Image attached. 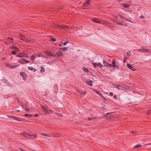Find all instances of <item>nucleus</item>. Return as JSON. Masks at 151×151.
<instances>
[{
	"label": "nucleus",
	"instance_id": "nucleus-1",
	"mask_svg": "<svg viewBox=\"0 0 151 151\" xmlns=\"http://www.w3.org/2000/svg\"><path fill=\"white\" fill-rule=\"evenodd\" d=\"M17 57H19L20 58H23V57H28V55L26 53L21 52L19 53L18 55L16 56Z\"/></svg>",
	"mask_w": 151,
	"mask_h": 151
},
{
	"label": "nucleus",
	"instance_id": "nucleus-2",
	"mask_svg": "<svg viewBox=\"0 0 151 151\" xmlns=\"http://www.w3.org/2000/svg\"><path fill=\"white\" fill-rule=\"evenodd\" d=\"M19 38L21 40L26 42H30V40H28L26 37L22 35H19Z\"/></svg>",
	"mask_w": 151,
	"mask_h": 151
},
{
	"label": "nucleus",
	"instance_id": "nucleus-3",
	"mask_svg": "<svg viewBox=\"0 0 151 151\" xmlns=\"http://www.w3.org/2000/svg\"><path fill=\"white\" fill-rule=\"evenodd\" d=\"M52 26L53 27L57 28V27H60V28H62L63 29H68L70 27L68 26L62 25L61 26H60L58 25H56L55 24H54L52 25Z\"/></svg>",
	"mask_w": 151,
	"mask_h": 151
},
{
	"label": "nucleus",
	"instance_id": "nucleus-4",
	"mask_svg": "<svg viewBox=\"0 0 151 151\" xmlns=\"http://www.w3.org/2000/svg\"><path fill=\"white\" fill-rule=\"evenodd\" d=\"M116 60L115 59H114L112 60V64H111V67H112L113 68H115L116 67L118 68V66L117 65H116Z\"/></svg>",
	"mask_w": 151,
	"mask_h": 151
},
{
	"label": "nucleus",
	"instance_id": "nucleus-5",
	"mask_svg": "<svg viewBox=\"0 0 151 151\" xmlns=\"http://www.w3.org/2000/svg\"><path fill=\"white\" fill-rule=\"evenodd\" d=\"M5 65L6 66L9 67L10 69H14L17 67V66H16L15 65H12L11 64L7 63H5Z\"/></svg>",
	"mask_w": 151,
	"mask_h": 151
},
{
	"label": "nucleus",
	"instance_id": "nucleus-6",
	"mask_svg": "<svg viewBox=\"0 0 151 151\" xmlns=\"http://www.w3.org/2000/svg\"><path fill=\"white\" fill-rule=\"evenodd\" d=\"M116 88L119 89H121L122 90H124V89H127V86L125 85L122 86L120 85H116Z\"/></svg>",
	"mask_w": 151,
	"mask_h": 151
},
{
	"label": "nucleus",
	"instance_id": "nucleus-7",
	"mask_svg": "<svg viewBox=\"0 0 151 151\" xmlns=\"http://www.w3.org/2000/svg\"><path fill=\"white\" fill-rule=\"evenodd\" d=\"M90 0H88L86 2H84L82 6L83 8L85 9L88 6H89L90 4Z\"/></svg>",
	"mask_w": 151,
	"mask_h": 151
},
{
	"label": "nucleus",
	"instance_id": "nucleus-8",
	"mask_svg": "<svg viewBox=\"0 0 151 151\" xmlns=\"http://www.w3.org/2000/svg\"><path fill=\"white\" fill-rule=\"evenodd\" d=\"M44 53L47 55L51 56H54V55H53V53L51 52L50 51H44Z\"/></svg>",
	"mask_w": 151,
	"mask_h": 151
},
{
	"label": "nucleus",
	"instance_id": "nucleus-9",
	"mask_svg": "<svg viewBox=\"0 0 151 151\" xmlns=\"http://www.w3.org/2000/svg\"><path fill=\"white\" fill-rule=\"evenodd\" d=\"M20 75L24 80H26L27 76L26 74L25 73L21 72L20 73Z\"/></svg>",
	"mask_w": 151,
	"mask_h": 151
},
{
	"label": "nucleus",
	"instance_id": "nucleus-10",
	"mask_svg": "<svg viewBox=\"0 0 151 151\" xmlns=\"http://www.w3.org/2000/svg\"><path fill=\"white\" fill-rule=\"evenodd\" d=\"M104 64L106 67L109 68L111 67V64L104 61Z\"/></svg>",
	"mask_w": 151,
	"mask_h": 151
},
{
	"label": "nucleus",
	"instance_id": "nucleus-11",
	"mask_svg": "<svg viewBox=\"0 0 151 151\" xmlns=\"http://www.w3.org/2000/svg\"><path fill=\"white\" fill-rule=\"evenodd\" d=\"M127 66L128 68L133 71H134L136 70V69L134 68V67L129 64H127Z\"/></svg>",
	"mask_w": 151,
	"mask_h": 151
},
{
	"label": "nucleus",
	"instance_id": "nucleus-12",
	"mask_svg": "<svg viewBox=\"0 0 151 151\" xmlns=\"http://www.w3.org/2000/svg\"><path fill=\"white\" fill-rule=\"evenodd\" d=\"M119 16L122 19L125 20L126 21L129 22H132L129 19H128L127 17H125L121 15H120Z\"/></svg>",
	"mask_w": 151,
	"mask_h": 151
},
{
	"label": "nucleus",
	"instance_id": "nucleus-13",
	"mask_svg": "<svg viewBox=\"0 0 151 151\" xmlns=\"http://www.w3.org/2000/svg\"><path fill=\"white\" fill-rule=\"evenodd\" d=\"M10 118H12L13 119L16 120L18 121H21V118L17 116H10Z\"/></svg>",
	"mask_w": 151,
	"mask_h": 151
},
{
	"label": "nucleus",
	"instance_id": "nucleus-14",
	"mask_svg": "<svg viewBox=\"0 0 151 151\" xmlns=\"http://www.w3.org/2000/svg\"><path fill=\"white\" fill-rule=\"evenodd\" d=\"M10 48L11 49H14L17 52H19V50L18 47L15 46H11L10 47Z\"/></svg>",
	"mask_w": 151,
	"mask_h": 151
},
{
	"label": "nucleus",
	"instance_id": "nucleus-15",
	"mask_svg": "<svg viewBox=\"0 0 151 151\" xmlns=\"http://www.w3.org/2000/svg\"><path fill=\"white\" fill-rule=\"evenodd\" d=\"M63 55V53L60 51H58L56 53L55 56L56 57H60Z\"/></svg>",
	"mask_w": 151,
	"mask_h": 151
},
{
	"label": "nucleus",
	"instance_id": "nucleus-16",
	"mask_svg": "<svg viewBox=\"0 0 151 151\" xmlns=\"http://www.w3.org/2000/svg\"><path fill=\"white\" fill-rule=\"evenodd\" d=\"M22 134L24 137L27 138H29V133H27L26 132H24V133H22Z\"/></svg>",
	"mask_w": 151,
	"mask_h": 151
},
{
	"label": "nucleus",
	"instance_id": "nucleus-17",
	"mask_svg": "<svg viewBox=\"0 0 151 151\" xmlns=\"http://www.w3.org/2000/svg\"><path fill=\"white\" fill-rule=\"evenodd\" d=\"M29 137H33V138H36L37 137V135L36 134H32L31 133H29Z\"/></svg>",
	"mask_w": 151,
	"mask_h": 151
},
{
	"label": "nucleus",
	"instance_id": "nucleus-18",
	"mask_svg": "<svg viewBox=\"0 0 151 151\" xmlns=\"http://www.w3.org/2000/svg\"><path fill=\"white\" fill-rule=\"evenodd\" d=\"M43 111L46 114H50V110L48 109H45Z\"/></svg>",
	"mask_w": 151,
	"mask_h": 151
},
{
	"label": "nucleus",
	"instance_id": "nucleus-19",
	"mask_svg": "<svg viewBox=\"0 0 151 151\" xmlns=\"http://www.w3.org/2000/svg\"><path fill=\"white\" fill-rule=\"evenodd\" d=\"M25 59L22 58L20 59L19 60V63L22 64L25 63Z\"/></svg>",
	"mask_w": 151,
	"mask_h": 151
},
{
	"label": "nucleus",
	"instance_id": "nucleus-20",
	"mask_svg": "<svg viewBox=\"0 0 151 151\" xmlns=\"http://www.w3.org/2000/svg\"><path fill=\"white\" fill-rule=\"evenodd\" d=\"M78 92L81 95H84L86 93V92L84 91L81 90H79L78 91Z\"/></svg>",
	"mask_w": 151,
	"mask_h": 151
},
{
	"label": "nucleus",
	"instance_id": "nucleus-21",
	"mask_svg": "<svg viewBox=\"0 0 151 151\" xmlns=\"http://www.w3.org/2000/svg\"><path fill=\"white\" fill-rule=\"evenodd\" d=\"M92 20L94 22L96 23H99L100 22V21H99L96 18L93 19H92Z\"/></svg>",
	"mask_w": 151,
	"mask_h": 151
},
{
	"label": "nucleus",
	"instance_id": "nucleus-22",
	"mask_svg": "<svg viewBox=\"0 0 151 151\" xmlns=\"http://www.w3.org/2000/svg\"><path fill=\"white\" fill-rule=\"evenodd\" d=\"M100 23L103 24H108V22L105 21L101 20L100 21Z\"/></svg>",
	"mask_w": 151,
	"mask_h": 151
},
{
	"label": "nucleus",
	"instance_id": "nucleus-23",
	"mask_svg": "<svg viewBox=\"0 0 151 151\" xmlns=\"http://www.w3.org/2000/svg\"><path fill=\"white\" fill-rule=\"evenodd\" d=\"M93 82V81H86V83L87 84L90 86H92L93 85V84L91 83Z\"/></svg>",
	"mask_w": 151,
	"mask_h": 151
},
{
	"label": "nucleus",
	"instance_id": "nucleus-24",
	"mask_svg": "<svg viewBox=\"0 0 151 151\" xmlns=\"http://www.w3.org/2000/svg\"><path fill=\"white\" fill-rule=\"evenodd\" d=\"M123 6L124 8H128L129 7L130 5L128 4H123Z\"/></svg>",
	"mask_w": 151,
	"mask_h": 151
},
{
	"label": "nucleus",
	"instance_id": "nucleus-25",
	"mask_svg": "<svg viewBox=\"0 0 151 151\" xmlns=\"http://www.w3.org/2000/svg\"><path fill=\"white\" fill-rule=\"evenodd\" d=\"M82 69H83V71H84V72H85L86 73H88L89 72V71H88V69L84 67H83V68H82Z\"/></svg>",
	"mask_w": 151,
	"mask_h": 151
},
{
	"label": "nucleus",
	"instance_id": "nucleus-26",
	"mask_svg": "<svg viewBox=\"0 0 151 151\" xmlns=\"http://www.w3.org/2000/svg\"><path fill=\"white\" fill-rule=\"evenodd\" d=\"M60 50L62 51H66L67 50V49L66 47H64L60 48Z\"/></svg>",
	"mask_w": 151,
	"mask_h": 151
},
{
	"label": "nucleus",
	"instance_id": "nucleus-27",
	"mask_svg": "<svg viewBox=\"0 0 151 151\" xmlns=\"http://www.w3.org/2000/svg\"><path fill=\"white\" fill-rule=\"evenodd\" d=\"M24 115L25 116L27 117H31L33 116L32 115L28 114H25Z\"/></svg>",
	"mask_w": 151,
	"mask_h": 151
},
{
	"label": "nucleus",
	"instance_id": "nucleus-28",
	"mask_svg": "<svg viewBox=\"0 0 151 151\" xmlns=\"http://www.w3.org/2000/svg\"><path fill=\"white\" fill-rule=\"evenodd\" d=\"M96 65L97 66H98L100 68H101L103 67V65L100 63H97Z\"/></svg>",
	"mask_w": 151,
	"mask_h": 151
},
{
	"label": "nucleus",
	"instance_id": "nucleus-29",
	"mask_svg": "<svg viewBox=\"0 0 151 151\" xmlns=\"http://www.w3.org/2000/svg\"><path fill=\"white\" fill-rule=\"evenodd\" d=\"M35 57L34 55H32L31 57V59L32 61H34Z\"/></svg>",
	"mask_w": 151,
	"mask_h": 151
},
{
	"label": "nucleus",
	"instance_id": "nucleus-30",
	"mask_svg": "<svg viewBox=\"0 0 151 151\" xmlns=\"http://www.w3.org/2000/svg\"><path fill=\"white\" fill-rule=\"evenodd\" d=\"M142 51H143V52L144 51H145L147 52H148V51H150L149 50L147 49L142 48Z\"/></svg>",
	"mask_w": 151,
	"mask_h": 151
},
{
	"label": "nucleus",
	"instance_id": "nucleus-31",
	"mask_svg": "<svg viewBox=\"0 0 151 151\" xmlns=\"http://www.w3.org/2000/svg\"><path fill=\"white\" fill-rule=\"evenodd\" d=\"M142 147V146L140 144H138V145H136L134 147V148H138L139 147Z\"/></svg>",
	"mask_w": 151,
	"mask_h": 151
},
{
	"label": "nucleus",
	"instance_id": "nucleus-32",
	"mask_svg": "<svg viewBox=\"0 0 151 151\" xmlns=\"http://www.w3.org/2000/svg\"><path fill=\"white\" fill-rule=\"evenodd\" d=\"M92 64L95 68H97L96 66H97V65H96L97 64V63H92Z\"/></svg>",
	"mask_w": 151,
	"mask_h": 151
},
{
	"label": "nucleus",
	"instance_id": "nucleus-33",
	"mask_svg": "<svg viewBox=\"0 0 151 151\" xmlns=\"http://www.w3.org/2000/svg\"><path fill=\"white\" fill-rule=\"evenodd\" d=\"M45 69L44 67H42L40 70L41 72H42L45 71Z\"/></svg>",
	"mask_w": 151,
	"mask_h": 151
},
{
	"label": "nucleus",
	"instance_id": "nucleus-34",
	"mask_svg": "<svg viewBox=\"0 0 151 151\" xmlns=\"http://www.w3.org/2000/svg\"><path fill=\"white\" fill-rule=\"evenodd\" d=\"M147 113L148 114H151V109L148 110L147 111Z\"/></svg>",
	"mask_w": 151,
	"mask_h": 151
},
{
	"label": "nucleus",
	"instance_id": "nucleus-35",
	"mask_svg": "<svg viewBox=\"0 0 151 151\" xmlns=\"http://www.w3.org/2000/svg\"><path fill=\"white\" fill-rule=\"evenodd\" d=\"M12 54L13 55H14L16 54V52L15 51L13 50L12 52Z\"/></svg>",
	"mask_w": 151,
	"mask_h": 151
},
{
	"label": "nucleus",
	"instance_id": "nucleus-36",
	"mask_svg": "<svg viewBox=\"0 0 151 151\" xmlns=\"http://www.w3.org/2000/svg\"><path fill=\"white\" fill-rule=\"evenodd\" d=\"M28 69L29 70H34L33 68L31 67H28Z\"/></svg>",
	"mask_w": 151,
	"mask_h": 151
},
{
	"label": "nucleus",
	"instance_id": "nucleus-37",
	"mask_svg": "<svg viewBox=\"0 0 151 151\" xmlns=\"http://www.w3.org/2000/svg\"><path fill=\"white\" fill-rule=\"evenodd\" d=\"M100 96L102 98L104 99V100H106V98H105L102 95V94H100Z\"/></svg>",
	"mask_w": 151,
	"mask_h": 151
},
{
	"label": "nucleus",
	"instance_id": "nucleus-38",
	"mask_svg": "<svg viewBox=\"0 0 151 151\" xmlns=\"http://www.w3.org/2000/svg\"><path fill=\"white\" fill-rule=\"evenodd\" d=\"M94 91L97 94H98L99 95H100V94H101V93H99L98 92V91L97 90H95V89H93Z\"/></svg>",
	"mask_w": 151,
	"mask_h": 151
},
{
	"label": "nucleus",
	"instance_id": "nucleus-39",
	"mask_svg": "<svg viewBox=\"0 0 151 151\" xmlns=\"http://www.w3.org/2000/svg\"><path fill=\"white\" fill-rule=\"evenodd\" d=\"M42 135H43L44 136H48V137H50L51 136H49V135H47V134H44V133L42 134Z\"/></svg>",
	"mask_w": 151,
	"mask_h": 151
},
{
	"label": "nucleus",
	"instance_id": "nucleus-40",
	"mask_svg": "<svg viewBox=\"0 0 151 151\" xmlns=\"http://www.w3.org/2000/svg\"><path fill=\"white\" fill-rule=\"evenodd\" d=\"M117 24H118V25H121V26H123L124 25V24H122V23H119V22H117Z\"/></svg>",
	"mask_w": 151,
	"mask_h": 151
},
{
	"label": "nucleus",
	"instance_id": "nucleus-41",
	"mask_svg": "<svg viewBox=\"0 0 151 151\" xmlns=\"http://www.w3.org/2000/svg\"><path fill=\"white\" fill-rule=\"evenodd\" d=\"M25 110L27 111H30V109L28 107H27L25 108Z\"/></svg>",
	"mask_w": 151,
	"mask_h": 151
},
{
	"label": "nucleus",
	"instance_id": "nucleus-42",
	"mask_svg": "<svg viewBox=\"0 0 151 151\" xmlns=\"http://www.w3.org/2000/svg\"><path fill=\"white\" fill-rule=\"evenodd\" d=\"M50 39H51L52 40V41H56V39L55 38H50Z\"/></svg>",
	"mask_w": 151,
	"mask_h": 151
},
{
	"label": "nucleus",
	"instance_id": "nucleus-43",
	"mask_svg": "<svg viewBox=\"0 0 151 151\" xmlns=\"http://www.w3.org/2000/svg\"><path fill=\"white\" fill-rule=\"evenodd\" d=\"M138 50V51H140V52H143V51H142V49H138V50Z\"/></svg>",
	"mask_w": 151,
	"mask_h": 151
},
{
	"label": "nucleus",
	"instance_id": "nucleus-44",
	"mask_svg": "<svg viewBox=\"0 0 151 151\" xmlns=\"http://www.w3.org/2000/svg\"><path fill=\"white\" fill-rule=\"evenodd\" d=\"M68 43V41H66L65 42H64V43H63V45L64 46L65 45L67 44Z\"/></svg>",
	"mask_w": 151,
	"mask_h": 151
},
{
	"label": "nucleus",
	"instance_id": "nucleus-45",
	"mask_svg": "<svg viewBox=\"0 0 151 151\" xmlns=\"http://www.w3.org/2000/svg\"><path fill=\"white\" fill-rule=\"evenodd\" d=\"M63 43L62 42L60 44H59V46H61L62 45H63Z\"/></svg>",
	"mask_w": 151,
	"mask_h": 151
},
{
	"label": "nucleus",
	"instance_id": "nucleus-46",
	"mask_svg": "<svg viewBox=\"0 0 151 151\" xmlns=\"http://www.w3.org/2000/svg\"><path fill=\"white\" fill-rule=\"evenodd\" d=\"M41 108L43 109V110H44V109H46V108H45V106H43V105H42L41 106Z\"/></svg>",
	"mask_w": 151,
	"mask_h": 151
},
{
	"label": "nucleus",
	"instance_id": "nucleus-47",
	"mask_svg": "<svg viewBox=\"0 0 151 151\" xmlns=\"http://www.w3.org/2000/svg\"><path fill=\"white\" fill-rule=\"evenodd\" d=\"M139 17L141 18H143V19H144L145 18L144 16H143V15H141L140 17Z\"/></svg>",
	"mask_w": 151,
	"mask_h": 151
},
{
	"label": "nucleus",
	"instance_id": "nucleus-48",
	"mask_svg": "<svg viewBox=\"0 0 151 151\" xmlns=\"http://www.w3.org/2000/svg\"><path fill=\"white\" fill-rule=\"evenodd\" d=\"M50 113H54L53 111L52 110H50Z\"/></svg>",
	"mask_w": 151,
	"mask_h": 151
},
{
	"label": "nucleus",
	"instance_id": "nucleus-49",
	"mask_svg": "<svg viewBox=\"0 0 151 151\" xmlns=\"http://www.w3.org/2000/svg\"><path fill=\"white\" fill-rule=\"evenodd\" d=\"M109 94H110V95L111 96H112L113 95V93L112 92H110V93H109Z\"/></svg>",
	"mask_w": 151,
	"mask_h": 151
},
{
	"label": "nucleus",
	"instance_id": "nucleus-50",
	"mask_svg": "<svg viewBox=\"0 0 151 151\" xmlns=\"http://www.w3.org/2000/svg\"><path fill=\"white\" fill-rule=\"evenodd\" d=\"M131 51H129V52H127V54L128 55H130V52H131Z\"/></svg>",
	"mask_w": 151,
	"mask_h": 151
},
{
	"label": "nucleus",
	"instance_id": "nucleus-51",
	"mask_svg": "<svg viewBox=\"0 0 151 151\" xmlns=\"http://www.w3.org/2000/svg\"><path fill=\"white\" fill-rule=\"evenodd\" d=\"M25 63H28L29 62V61L27 60H25Z\"/></svg>",
	"mask_w": 151,
	"mask_h": 151
},
{
	"label": "nucleus",
	"instance_id": "nucleus-52",
	"mask_svg": "<svg viewBox=\"0 0 151 151\" xmlns=\"http://www.w3.org/2000/svg\"><path fill=\"white\" fill-rule=\"evenodd\" d=\"M88 120H91L92 119H93V118H88Z\"/></svg>",
	"mask_w": 151,
	"mask_h": 151
},
{
	"label": "nucleus",
	"instance_id": "nucleus-53",
	"mask_svg": "<svg viewBox=\"0 0 151 151\" xmlns=\"http://www.w3.org/2000/svg\"><path fill=\"white\" fill-rule=\"evenodd\" d=\"M151 145V143H148V144H145L144 146H145L146 145Z\"/></svg>",
	"mask_w": 151,
	"mask_h": 151
},
{
	"label": "nucleus",
	"instance_id": "nucleus-54",
	"mask_svg": "<svg viewBox=\"0 0 151 151\" xmlns=\"http://www.w3.org/2000/svg\"><path fill=\"white\" fill-rule=\"evenodd\" d=\"M53 137H60V136H56V135H53Z\"/></svg>",
	"mask_w": 151,
	"mask_h": 151
},
{
	"label": "nucleus",
	"instance_id": "nucleus-55",
	"mask_svg": "<svg viewBox=\"0 0 151 151\" xmlns=\"http://www.w3.org/2000/svg\"><path fill=\"white\" fill-rule=\"evenodd\" d=\"M114 98L115 99H116L117 98L116 96L115 95H114Z\"/></svg>",
	"mask_w": 151,
	"mask_h": 151
},
{
	"label": "nucleus",
	"instance_id": "nucleus-56",
	"mask_svg": "<svg viewBox=\"0 0 151 151\" xmlns=\"http://www.w3.org/2000/svg\"><path fill=\"white\" fill-rule=\"evenodd\" d=\"M34 115L35 116H38V114H36Z\"/></svg>",
	"mask_w": 151,
	"mask_h": 151
},
{
	"label": "nucleus",
	"instance_id": "nucleus-57",
	"mask_svg": "<svg viewBox=\"0 0 151 151\" xmlns=\"http://www.w3.org/2000/svg\"><path fill=\"white\" fill-rule=\"evenodd\" d=\"M127 59H124L123 60L124 63H125Z\"/></svg>",
	"mask_w": 151,
	"mask_h": 151
},
{
	"label": "nucleus",
	"instance_id": "nucleus-58",
	"mask_svg": "<svg viewBox=\"0 0 151 151\" xmlns=\"http://www.w3.org/2000/svg\"><path fill=\"white\" fill-rule=\"evenodd\" d=\"M20 149L21 150V151H25L23 149L21 148H20Z\"/></svg>",
	"mask_w": 151,
	"mask_h": 151
},
{
	"label": "nucleus",
	"instance_id": "nucleus-59",
	"mask_svg": "<svg viewBox=\"0 0 151 151\" xmlns=\"http://www.w3.org/2000/svg\"><path fill=\"white\" fill-rule=\"evenodd\" d=\"M9 39H10L11 40H13V39L12 38L9 37Z\"/></svg>",
	"mask_w": 151,
	"mask_h": 151
},
{
	"label": "nucleus",
	"instance_id": "nucleus-60",
	"mask_svg": "<svg viewBox=\"0 0 151 151\" xmlns=\"http://www.w3.org/2000/svg\"><path fill=\"white\" fill-rule=\"evenodd\" d=\"M132 132L133 133V134H135V133H136V132H135V131H132Z\"/></svg>",
	"mask_w": 151,
	"mask_h": 151
},
{
	"label": "nucleus",
	"instance_id": "nucleus-61",
	"mask_svg": "<svg viewBox=\"0 0 151 151\" xmlns=\"http://www.w3.org/2000/svg\"><path fill=\"white\" fill-rule=\"evenodd\" d=\"M4 43L5 44H7V43L6 42H4Z\"/></svg>",
	"mask_w": 151,
	"mask_h": 151
},
{
	"label": "nucleus",
	"instance_id": "nucleus-62",
	"mask_svg": "<svg viewBox=\"0 0 151 151\" xmlns=\"http://www.w3.org/2000/svg\"><path fill=\"white\" fill-rule=\"evenodd\" d=\"M36 69H34V71H36Z\"/></svg>",
	"mask_w": 151,
	"mask_h": 151
},
{
	"label": "nucleus",
	"instance_id": "nucleus-63",
	"mask_svg": "<svg viewBox=\"0 0 151 151\" xmlns=\"http://www.w3.org/2000/svg\"><path fill=\"white\" fill-rule=\"evenodd\" d=\"M118 0L119 1H122V0Z\"/></svg>",
	"mask_w": 151,
	"mask_h": 151
},
{
	"label": "nucleus",
	"instance_id": "nucleus-64",
	"mask_svg": "<svg viewBox=\"0 0 151 151\" xmlns=\"http://www.w3.org/2000/svg\"><path fill=\"white\" fill-rule=\"evenodd\" d=\"M12 43H14V42L13 41H12Z\"/></svg>",
	"mask_w": 151,
	"mask_h": 151
}]
</instances>
